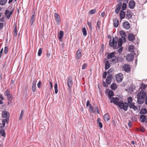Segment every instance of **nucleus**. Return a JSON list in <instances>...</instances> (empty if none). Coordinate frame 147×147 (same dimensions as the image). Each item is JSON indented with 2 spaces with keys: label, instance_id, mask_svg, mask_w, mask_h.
Returning a JSON list of instances; mask_svg holds the SVG:
<instances>
[{
  "label": "nucleus",
  "instance_id": "nucleus-1",
  "mask_svg": "<svg viewBox=\"0 0 147 147\" xmlns=\"http://www.w3.org/2000/svg\"><path fill=\"white\" fill-rule=\"evenodd\" d=\"M115 52H113L108 53L107 58L108 59H110V61L111 65H115L117 63L122 62L123 61L124 58L121 57H117L116 55Z\"/></svg>",
  "mask_w": 147,
  "mask_h": 147
},
{
  "label": "nucleus",
  "instance_id": "nucleus-2",
  "mask_svg": "<svg viewBox=\"0 0 147 147\" xmlns=\"http://www.w3.org/2000/svg\"><path fill=\"white\" fill-rule=\"evenodd\" d=\"M111 103L114 102V103L118 106L120 109H123L126 111L128 108V104L127 102L123 103L122 100L119 101L118 98H112L110 100Z\"/></svg>",
  "mask_w": 147,
  "mask_h": 147
},
{
  "label": "nucleus",
  "instance_id": "nucleus-3",
  "mask_svg": "<svg viewBox=\"0 0 147 147\" xmlns=\"http://www.w3.org/2000/svg\"><path fill=\"white\" fill-rule=\"evenodd\" d=\"M0 124L2 125V126H0V135L4 137H5V132L3 129V127L5 126V119H3L1 121V122H0Z\"/></svg>",
  "mask_w": 147,
  "mask_h": 147
},
{
  "label": "nucleus",
  "instance_id": "nucleus-4",
  "mask_svg": "<svg viewBox=\"0 0 147 147\" xmlns=\"http://www.w3.org/2000/svg\"><path fill=\"white\" fill-rule=\"evenodd\" d=\"M2 117L3 118H5L4 119L5 122H6L7 123H9V119L10 117V115L9 113L6 111H3L2 113Z\"/></svg>",
  "mask_w": 147,
  "mask_h": 147
},
{
  "label": "nucleus",
  "instance_id": "nucleus-5",
  "mask_svg": "<svg viewBox=\"0 0 147 147\" xmlns=\"http://www.w3.org/2000/svg\"><path fill=\"white\" fill-rule=\"evenodd\" d=\"M89 111L91 113H95L96 112L98 114H99L98 107H96L94 109L93 107L91 104L90 105Z\"/></svg>",
  "mask_w": 147,
  "mask_h": 147
},
{
  "label": "nucleus",
  "instance_id": "nucleus-6",
  "mask_svg": "<svg viewBox=\"0 0 147 147\" xmlns=\"http://www.w3.org/2000/svg\"><path fill=\"white\" fill-rule=\"evenodd\" d=\"M117 44V42L116 40H115L114 38L112 39L111 38L109 41V45L110 47L115 48Z\"/></svg>",
  "mask_w": 147,
  "mask_h": 147
},
{
  "label": "nucleus",
  "instance_id": "nucleus-7",
  "mask_svg": "<svg viewBox=\"0 0 147 147\" xmlns=\"http://www.w3.org/2000/svg\"><path fill=\"white\" fill-rule=\"evenodd\" d=\"M115 78L117 82H121L123 80V76L122 74L119 73L116 75Z\"/></svg>",
  "mask_w": 147,
  "mask_h": 147
},
{
  "label": "nucleus",
  "instance_id": "nucleus-8",
  "mask_svg": "<svg viewBox=\"0 0 147 147\" xmlns=\"http://www.w3.org/2000/svg\"><path fill=\"white\" fill-rule=\"evenodd\" d=\"M123 70L125 72L127 73H129L130 71V66L129 65L125 64L123 67Z\"/></svg>",
  "mask_w": 147,
  "mask_h": 147
},
{
  "label": "nucleus",
  "instance_id": "nucleus-9",
  "mask_svg": "<svg viewBox=\"0 0 147 147\" xmlns=\"http://www.w3.org/2000/svg\"><path fill=\"white\" fill-rule=\"evenodd\" d=\"M132 16V13L131 10L129 9H127L126 11V19L128 20L131 18Z\"/></svg>",
  "mask_w": 147,
  "mask_h": 147
},
{
  "label": "nucleus",
  "instance_id": "nucleus-10",
  "mask_svg": "<svg viewBox=\"0 0 147 147\" xmlns=\"http://www.w3.org/2000/svg\"><path fill=\"white\" fill-rule=\"evenodd\" d=\"M13 11V9L10 12L9 10L6 9L5 11V16L8 19H9L11 15L12 14Z\"/></svg>",
  "mask_w": 147,
  "mask_h": 147
},
{
  "label": "nucleus",
  "instance_id": "nucleus-11",
  "mask_svg": "<svg viewBox=\"0 0 147 147\" xmlns=\"http://www.w3.org/2000/svg\"><path fill=\"white\" fill-rule=\"evenodd\" d=\"M134 59V56L132 54H128L126 56L127 60L129 62H131Z\"/></svg>",
  "mask_w": 147,
  "mask_h": 147
},
{
  "label": "nucleus",
  "instance_id": "nucleus-12",
  "mask_svg": "<svg viewBox=\"0 0 147 147\" xmlns=\"http://www.w3.org/2000/svg\"><path fill=\"white\" fill-rule=\"evenodd\" d=\"M146 95V92L144 91H141L140 93H138L137 96H139L140 98L145 99Z\"/></svg>",
  "mask_w": 147,
  "mask_h": 147
},
{
  "label": "nucleus",
  "instance_id": "nucleus-13",
  "mask_svg": "<svg viewBox=\"0 0 147 147\" xmlns=\"http://www.w3.org/2000/svg\"><path fill=\"white\" fill-rule=\"evenodd\" d=\"M135 5V2L134 1L131 0L129 2L128 6L129 8L131 9H134Z\"/></svg>",
  "mask_w": 147,
  "mask_h": 147
},
{
  "label": "nucleus",
  "instance_id": "nucleus-14",
  "mask_svg": "<svg viewBox=\"0 0 147 147\" xmlns=\"http://www.w3.org/2000/svg\"><path fill=\"white\" fill-rule=\"evenodd\" d=\"M55 20L56 21L58 24H59L61 22V18L59 15L56 13H54Z\"/></svg>",
  "mask_w": 147,
  "mask_h": 147
},
{
  "label": "nucleus",
  "instance_id": "nucleus-15",
  "mask_svg": "<svg viewBox=\"0 0 147 147\" xmlns=\"http://www.w3.org/2000/svg\"><path fill=\"white\" fill-rule=\"evenodd\" d=\"M123 28L126 29H129L130 28V24L127 21L124 22L123 24Z\"/></svg>",
  "mask_w": 147,
  "mask_h": 147
},
{
  "label": "nucleus",
  "instance_id": "nucleus-16",
  "mask_svg": "<svg viewBox=\"0 0 147 147\" xmlns=\"http://www.w3.org/2000/svg\"><path fill=\"white\" fill-rule=\"evenodd\" d=\"M120 34L121 36V38L123 39V42H124L125 41L126 34L125 33L124 31H121L120 32Z\"/></svg>",
  "mask_w": 147,
  "mask_h": 147
},
{
  "label": "nucleus",
  "instance_id": "nucleus-17",
  "mask_svg": "<svg viewBox=\"0 0 147 147\" xmlns=\"http://www.w3.org/2000/svg\"><path fill=\"white\" fill-rule=\"evenodd\" d=\"M112 78V76L111 74H109L107 77L106 82L107 83L109 84H110L111 83Z\"/></svg>",
  "mask_w": 147,
  "mask_h": 147
},
{
  "label": "nucleus",
  "instance_id": "nucleus-18",
  "mask_svg": "<svg viewBox=\"0 0 147 147\" xmlns=\"http://www.w3.org/2000/svg\"><path fill=\"white\" fill-rule=\"evenodd\" d=\"M119 16L121 20L124 19L125 16V13L122 10L120 11L119 12Z\"/></svg>",
  "mask_w": 147,
  "mask_h": 147
},
{
  "label": "nucleus",
  "instance_id": "nucleus-19",
  "mask_svg": "<svg viewBox=\"0 0 147 147\" xmlns=\"http://www.w3.org/2000/svg\"><path fill=\"white\" fill-rule=\"evenodd\" d=\"M135 36L132 34H129L128 36V39L130 41H133L135 39Z\"/></svg>",
  "mask_w": 147,
  "mask_h": 147
},
{
  "label": "nucleus",
  "instance_id": "nucleus-20",
  "mask_svg": "<svg viewBox=\"0 0 147 147\" xmlns=\"http://www.w3.org/2000/svg\"><path fill=\"white\" fill-rule=\"evenodd\" d=\"M82 51L80 50L79 49L77 51L76 53V59H79L82 56Z\"/></svg>",
  "mask_w": 147,
  "mask_h": 147
},
{
  "label": "nucleus",
  "instance_id": "nucleus-21",
  "mask_svg": "<svg viewBox=\"0 0 147 147\" xmlns=\"http://www.w3.org/2000/svg\"><path fill=\"white\" fill-rule=\"evenodd\" d=\"M72 81L70 78H69L67 80V84L69 88H70L72 86Z\"/></svg>",
  "mask_w": 147,
  "mask_h": 147
},
{
  "label": "nucleus",
  "instance_id": "nucleus-22",
  "mask_svg": "<svg viewBox=\"0 0 147 147\" xmlns=\"http://www.w3.org/2000/svg\"><path fill=\"white\" fill-rule=\"evenodd\" d=\"M103 118L105 121H107L110 119L109 115L108 113H107L104 115Z\"/></svg>",
  "mask_w": 147,
  "mask_h": 147
},
{
  "label": "nucleus",
  "instance_id": "nucleus-23",
  "mask_svg": "<svg viewBox=\"0 0 147 147\" xmlns=\"http://www.w3.org/2000/svg\"><path fill=\"white\" fill-rule=\"evenodd\" d=\"M140 120L142 122H144L146 119V117L144 115H141L140 116Z\"/></svg>",
  "mask_w": 147,
  "mask_h": 147
},
{
  "label": "nucleus",
  "instance_id": "nucleus-24",
  "mask_svg": "<svg viewBox=\"0 0 147 147\" xmlns=\"http://www.w3.org/2000/svg\"><path fill=\"white\" fill-rule=\"evenodd\" d=\"M129 106L131 108H132L134 110L136 111L137 109V108L135 105V103L132 102L130 103Z\"/></svg>",
  "mask_w": 147,
  "mask_h": 147
},
{
  "label": "nucleus",
  "instance_id": "nucleus-25",
  "mask_svg": "<svg viewBox=\"0 0 147 147\" xmlns=\"http://www.w3.org/2000/svg\"><path fill=\"white\" fill-rule=\"evenodd\" d=\"M110 67V64L109 63V62L108 61H107L105 64V69L106 70H107Z\"/></svg>",
  "mask_w": 147,
  "mask_h": 147
},
{
  "label": "nucleus",
  "instance_id": "nucleus-26",
  "mask_svg": "<svg viewBox=\"0 0 147 147\" xmlns=\"http://www.w3.org/2000/svg\"><path fill=\"white\" fill-rule=\"evenodd\" d=\"M113 25L115 27H117L119 25V21L117 19L115 18L113 20Z\"/></svg>",
  "mask_w": 147,
  "mask_h": 147
},
{
  "label": "nucleus",
  "instance_id": "nucleus-27",
  "mask_svg": "<svg viewBox=\"0 0 147 147\" xmlns=\"http://www.w3.org/2000/svg\"><path fill=\"white\" fill-rule=\"evenodd\" d=\"M138 102L140 104H142L144 100V99L140 98L139 96H137Z\"/></svg>",
  "mask_w": 147,
  "mask_h": 147
},
{
  "label": "nucleus",
  "instance_id": "nucleus-28",
  "mask_svg": "<svg viewBox=\"0 0 147 147\" xmlns=\"http://www.w3.org/2000/svg\"><path fill=\"white\" fill-rule=\"evenodd\" d=\"M63 35V31H61L58 34V37L59 39L61 40Z\"/></svg>",
  "mask_w": 147,
  "mask_h": 147
},
{
  "label": "nucleus",
  "instance_id": "nucleus-29",
  "mask_svg": "<svg viewBox=\"0 0 147 147\" xmlns=\"http://www.w3.org/2000/svg\"><path fill=\"white\" fill-rule=\"evenodd\" d=\"M123 39L121 38H120L118 41V46L119 47H121L123 44Z\"/></svg>",
  "mask_w": 147,
  "mask_h": 147
},
{
  "label": "nucleus",
  "instance_id": "nucleus-30",
  "mask_svg": "<svg viewBox=\"0 0 147 147\" xmlns=\"http://www.w3.org/2000/svg\"><path fill=\"white\" fill-rule=\"evenodd\" d=\"M35 20V17L34 16V14L32 15L31 16V20H30V24L32 25Z\"/></svg>",
  "mask_w": 147,
  "mask_h": 147
},
{
  "label": "nucleus",
  "instance_id": "nucleus-31",
  "mask_svg": "<svg viewBox=\"0 0 147 147\" xmlns=\"http://www.w3.org/2000/svg\"><path fill=\"white\" fill-rule=\"evenodd\" d=\"M147 113V109L146 108L142 109L140 111V114H145Z\"/></svg>",
  "mask_w": 147,
  "mask_h": 147
},
{
  "label": "nucleus",
  "instance_id": "nucleus-32",
  "mask_svg": "<svg viewBox=\"0 0 147 147\" xmlns=\"http://www.w3.org/2000/svg\"><path fill=\"white\" fill-rule=\"evenodd\" d=\"M111 88L113 90H115L117 88L116 84L115 83L112 84L111 86Z\"/></svg>",
  "mask_w": 147,
  "mask_h": 147
},
{
  "label": "nucleus",
  "instance_id": "nucleus-33",
  "mask_svg": "<svg viewBox=\"0 0 147 147\" xmlns=\"http://www.w3.org/2000/svg\"><path fill=\"white\" fill-rule=\"evenodd\" d=\"M113 96V92L112 90L110 91L108 94V96L109 98H111V97Z\"/></svg>",
  "mask_w": 147,
  "mask_h": 147
},
{
  "label": "nucleus",
  "instance_id": "nucleus-34",
  "mask_svg": "<svg viewBox=\"0 0 147 147\" xmlns=\"http://www.w3.org/2000/svg\"><path fill=\"white\" fill-rule=\"evenodd\" d=\"M100 118H98L97 119V122L98 123V125L100 127V128H101L102 127V123L100 122Z\"/></svg>",
  "mask_w": 147,
  "mask_h": 147
},
{
  "label": "nucleus",
  "instance_id": "nucleus-35",
  "mask_svg": "<svg viewBox=\"0 0 147 147\" xmlns=\"http://www.w3.org/2000/svg\"><path fill=\"white\" fill-rule=\"evenodd\" d=\"M82 31L83 35L86 36L87 35V33L86 30L85 28H83L82 29Z\"/></svg>",
  "mask_w": 147,
  "mask_h": 147
},
{
  "label": "nucleus",
  "instance_id": "nucleus-36",
  "mask_svg": "<svg viewBox=\"0 0 147 147\" xmlns=\"http://www.w3.org/2000/svg\"><path fill=\"white\" fill-rule=\"evenodd\" d=\"M13 35L14 36H17L18 31L16 26H15L13 31Z\"/></svg>",
  "mask_w": 147,
  "mask_h": 147
},
{
  "label": "nucleus",
  "instance_id": "nucleus-37",
  "mask_svg": "<svg viewBox=\"0 0 147 147\" xmlns=\"http://www.w3.org/2000/svg\"><path fill=\"white\" fill-rule=\"evenodd\" d=\"M134 46L133 45H130L128 48V50L129 51L132 52L134 50Z\"/></svg>",
  "mask_w": 147,
  "mask_h": 147
},
{
  "label": "nucleus",
  "instance_id": "nucleus-38",
  "mask_svg": "<svg viewBox=\"0 0 147 147\" xmlns=\"http://www.w3.org/2000/svg\"><path fill=\"white\" fill-rule=\"evenodd\" d=\"M24 114V111L23 110H22L21 112L20 115L19 117V120H21L22 119Z\"/></svg>",
  "mask_w": 147,
  "mask_h": 147
},
{
  "label": "nucleus",
  "instance_id": "nucleus-39",
  "mask_svg": "<svg viewBox=\"0 0 147 147\" xmlns=\"http://www.w3.org/2000/svg\"><path fill=\"white\" fill-rule=\"evenodd\" d=\"M7 0H0V4L1 5H5Z\"/></svg>",
  "mask_w": 147,
  "mask_h": 147
},
{
  "label": "nucleus",
  "instance_id": "nucleus-40",
  "mask_svg": "<svg viewBox=\"0 0 147 147\" xmlns=\"http://www.w3.org/2000/svg\"><path fill=\"white\" fill-rule=\"evenodd\" d=\"M100 21H98L97 23V27H96V29H99L100 28Z\"/></svg>",
  "mask_w": 147,
  "mask_h": 147
},
{
  "label": "nucleus",
  "instance_id": "nucleus-41",
  "mask_svg": "<svg viewBox=\"0 0 147 147\" xmlns=\"http://www.w3.org/2000/svg\"><path fill=\"white\" fill-rule=\"evenodd\" d=\"M127 7V4L125 3H124L123 4L122 6V10H125Z\"/></svg>",
  "mask_w": 147,
  "mask_h": 147
},
{
  "label": "nucleus",
  "instance_id": "nucleus-42",
  "mask_svg": "<svg viewBox=\"0 0 147 147\" xmlns=\"http://www.w3.org/2000/svg\"><path fill=\"white\" fill-rule=\"evenodd\" d=\"M54 88L55 89V93L57 94L58 92L57 84V83H55V84Z\"/></svg>",
  "mask_w": 147,
  "mask_h": 147
},
{
  "label": "nucleus",
  "instance_id": "nucleus-43",
  "mask_svg": "<svg viewBox=\"0 0 147 147\" xmlns=\"http://www.w3.org/2000/svg\"><path fill=\"white\" fill-rule=\"evenodd\" d=\"M96 11V9H92L91 10H90L89 12V14H92L94 13Z\"/></svg>",
  "mask_w": 147,
  "mask_h": 147
},
{
  "label": "nucleus",
  "instance_id": "nucleus-44",
  "mask_svg": "<svg viewBox=\"0 0 147 147\" xmlns=\"http://www.w3.org/2000/svg\"><path fill=\"white\" fill-rule=\"evenodd\" d=\"M7 96L8 99L9 100H11L13 99L12 96L11 94H9Z\"/></svg>",
  "mask_w": 147,
  "mask_h": 147
},
{
  "label": "nucleus",
  "instance_id": "nucleus-45",
  "mask_svg": "<svg viewBox=\"0 0 147 147\" xmlns=\"http://www.w3.org/2000/svg\"><path fill=\"white\" fill-rule=\"evenodd\" d=\"M10 94V93L9 90L8 89H7L4 92V95L6 96Z\"/></svg>",
  "mask_w": 147,
  "mask_h": 147
},
{
  "label": "nucleus",
  "instance_id": "nucleus-46",
  "mask_svg": "<svg viewBox=\"0 0 147 147\" xmlns=\"http://www.w3.org/2000/svg\"><path fill=\"white\" fill-rule=\"evenodd\" d=\"M42 53V49L41 48H40L39 49L38 51V56H40Z\"/></svg>",
  "mask_w": 147,
  "mask_h": 147
},
{
  "label": "nucleus",
  "instance_id": "nucleus-47",
  "mask_svg": "<svg viewBox=\"0 0 147 147\" xmlns=\"http://www.w3.org/2000/svg\"><path fill=\"white\" fill-rule=\"evenodd\" d=\"M127 101L129 104L132 101V98L131 97H129L127 98Z\"/></svg>",
  "mask_w": 147,
  "mask_h": 147
},
{
  "label": "nucleus",
  "instance_id": "nucleus-48",
  "mask_svg": "<svg viewBox=\"0 0 147 147\" xmlns=\"http://www.w3.org/2000/svg\"><path fill=\"white\" fill-rule=\"evenodd\" d=\"M32 90L33 92H34L36 90V86L35 85H32Z\"/></svg>",
  "mask_w": 147,
  "mask_h": 147
},
{
  "label": "nucleus",
  "instance_id": "nucleus-49",
  "mask_svg": "<svg viewBox=\"0 0 147 147\" xmlns=\"http://www.w3.org/2000/svg\"><path fill=\"white\" fill-rule=\"evenodd\" d=\"M120 9V8H118L116 7L115 9V12L116 13L118 14Z\"/></svg>",
  "mask_w": 147,
  "mask_h": 147
},
{
  "label": "nucleus",
  "instance_id": "nucleus-50",
  "mask_svg": "<svg viewBox=\"0 0 147 147\" xmlns=\"http://www.w3.org/2000/svg\"><path fill=\"white\" fill-rule=\"evenodd\" d=\"M87 24L88 25V26L89 27L90 29L91 30L92 29V27L91 26V22H87Z\"/></svg>",
  "mask_w": 147,
  "mask_h": 147
},
{
  "label": "nucleus",
  "instance_id": "nucleus-51",
  "mask_svg": "<svg viewBox=\"0 0 147 147\" xmlns=\"http://www.w3.org/2000/svg\"><path fill=\"white\" fill-rule=\"evenodd\" d=\"M107 75V72L106 71H105L103 73L102 78L103 79H105L106 78V76Z\"/></svg>",
  "mask_w": 147,
  "mask_h": 147
},
{
  "label": "nucleus",
  "instance_id": "nucleus-52",
  "mask_svg": "<svg viewBox=\"0 0 147 147\" xmlns=\"http://www.w3.org/2000/svg\"><path fill=\"white\" fill-rule=\"evenodd\" d=\"M87 65V64L86 63H84L82 67V69H85L86 68Z\"/></svg>",
  "mask_w": 147,
  "mask_h": 147
},
{
  "label": "nucleus",
  "instance_id": "nucleus-53",
  "mask_svg": "<svg viewBox=\"0 0 147 147\" xmlns=\"http://www.w3.org/2000/svg\"><path fill=\"white\" fill-rule=\"evenodd\" d=\"M8 49L7 47H5L4 48V52L5 54H6L8 52Z\"/></svg>",
  "mask_w": 147,
  "mask_h": 147
},
{
  "label": "nucleus",
  "instance_id": "nucleus-54",
  "mask_svg": "<svg viewBox=\"0 0 147 147\" xmlns=\"http://www.w3.org/2000/svg\"><path fill=\"white\" fill-rule=\"evenodd\" d=\"M121 5L122 3L121 2H120L117 4V6L116 7H117L118 8H120V9H121Z\"/></svg>",
  "mask_w": 147,
  "mask_h": 147
},
{
  "label": "nucleus",
  "instance_id": "nucleus-55",
  "mask_svg": "<svg viewBox=\"0 0 147 147\" xmlns=\"http://www.w3.org/2000/svg\"><path fill=\"white\" fill-rule=\"evenodd\" d=\"M3 24L2 23H0V30H1L3 29Z\"/></svg>",
  "mask_w": 147,
  "mask_h": 147
},
{
  "label": "nucleus",
  "instance_id": "nucleus-56",
  "mask_svg": "<svg viewBox=\"0 0 147 147\" xmlns=\"http://www.w3.org/2000/svg\"><path fill=\"white\" fill-rule=\"evenodd\" d=\"M41 81H39L37 84V86L39 88H40L41 87Z\"/></svg>",
  "mask_w": 147,
  "mask_h": 147
},
{
  "label": "nucleus",
  "instance_id": "nucleus-57",
  "mask_svg": "<svg viewBox=\"0 0 147 147\" xmlns=\"http://www.w3.org/2000/svg\"><path fill=\"white\" fill-rule=\"evenodd\" d=\"M140 88H141V89L144 90L146 88V86L144 85H142L140 87Z\"/></svg>",
  "mask_w": 147,
  "mask_h": 147
},
{
  "label": "nucleus",
  "instance_id": "nucleus-58",
  "mask_svg": "<svg viewBox=\"0 0 147 147\" xmlns=\"http://www.w3.org/2000/svg\"><path fill=\"white\" fill-rule=\"evenodd\" d=\"M123 50V48H120L118 50V52L119 53H121Z\"/></svg>",
  "mask_w": 147,
  "mask_h": 147
},
{
  "label": "nucleus",
  "instance_id": "nucleus-59",
  "mask_svg": "<svg viewBox=\"0 0 147 147\" xmlns=\"http://www.w3.org/2000/svg\"><path fill=\"white\" fill-rule=\"evenodd\" d=\"M5 18L3 17H2L0 19V22H3Z\"/></svg>",
  "mask_w": 147,
  "mask_h": 147
},
{
  "label": "nucleus",
  "instance_id": "nucleus-60",
  "mask_svg": "<svg viewBox=\"0 0 147 147\" xmlns=\"http://www.w3.org/2000/svg\"><path fill=\"white\" fill-rule=\"evenodd\" d=\"M50 56V53H47L46 54V57H47V59H48L49 58V57Z\"/></svg>",
  "mask_w": 147,
  "mask_h": 147
},
{
  "label": "nucleus",
  "instance_id": "nucleus-61",
  "mask_svg": "<svg viewBox=\"0 0 147 147\" xmlns=\"http://www.w3.org/2000/svg\"><path fill=\"white\" fill-rule=\"evenodd\" d=\"M112 70L111 69H109L108 71V74H109L111 73L112 71Z\"/></svg>",
  "mask_w": 147,
  "mask_h": 147
},
{
  "label": "nucleus",
  "instance_id": "nucleus-62",
  "mask_svg": "<svg viewBox=\"0 0 147 147\" xmlns=\"http://www.w3.org/2000/svg\"><path fill=\"white\" fill-rule=\"evenodd\" d=\"M0 99H1V100H3L4 99V97L1 94H0Z\"/></svg>",
  "mask_w": 147,
  "mask_h": 147
},
{
  "label": "nucleus",
  "instance_id": "nucleus-63",
  "mask_svg": "<svg viewBox=\"0 0 147 147\" xmlns=\"http://www.w3.org/2000/svg\"><path fill=\"white\" fill-rule=\"evenodd\" d=\"M128 125L129 127H131L132 126L131 122L130 121H129V122L128 123Z\"/></svg>",
  "mask_w": 147,
  "mask_h": 147
},
{
  "label": "nucleus",
  "instance_id": "nucleus-64",
  "mask_svg": "<svg viewBox=\"0 0 147 147\" xmlns=\"http://www.w3.org/2000/svg\"><path fill=\"white\" fill-rule=\"evenodd\" d=\"M90 105V101L89 100H88L86 102V106L88 107Z\"/></svg>",
  "mask_w": 147,
  "mask_h": 147
}]
</instances>
